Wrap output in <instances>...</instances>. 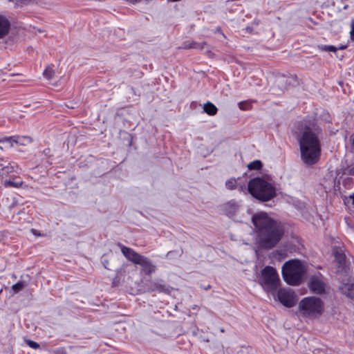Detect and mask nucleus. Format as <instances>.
Returning <instances> with one entry per match:
<instances>
[{
	"label": "nucleus",
	"instance_id": "f257e3e1",
	"mask_svg": "<svg viewBox=\"0 0 354 354\" xmlns=\"http://www.w3.org/2000/svg\"><path fill=\"white\" fill-rule=\"evenodd\" d=\"M252 223L256 232V243L260 248L270 250L275 247L283 235L282 225L263 212L254 214Z\"/></svg>",
	"mask_w": 354,
	"mask_h": 354
},
{
	"label": "nucleus",
	"instance_id": "f03ea898",
	"mask_svg": "<svg viewBox=\"0 0 354 354\" xmlns=\"http://www.w3.org/2000/svg\"><path fill=\"white\" fill-rule=\"evenodd\" d=\"M298 131L301 158L308 165H314L321 155L320 129L314 120H305L299 123Z\"/></svg>",
	"mask_w": 354,
	"mask_h": 354
},
{
	"label": "nucleus",
	"instance_id": "7ed1b4c3",
	"mask_svg": "<svg viewBox=\"0 0 354 354\" xmlns=\"http://www.w3.org/2000/svg\"><path fill=\"white\" fill-rule=\"evenodd\" d=\"M325 312L324 301L318 297H304L298 304L297 315L309 320L319 319Z\"/></svg>",
	"mask_w": 354,
	"mask_h": 354
},
{
	"label": "nucleus",
	"instance_id": "20e7f679",
	"mask_svg": "<svg viewBox=\"0 0 354 354\" xmlns=\"http://www.w3.org/2000/svg\"><path fill=\"white\" fill-rule=\"evenodd\" d=\"M307 267L304 261L292 259L286 261L282 267V276L284 281L291 286L301 283L306 274Z\"/></svg>",
	"mask_w": 354,
	"mask_h": 354
},
{
	"label": "nucleus",
	"instance_id": "39448f33",
	"mask_svg": "<svg viewBox=\"0 0 354 354\" xmlns=\"http://www.w3.org/2000/svg\"><path fill=\"white\" fill-rule=\"evenodd\" d=\"M248 191L253 197L261 201H268L276 196L274 185L261 178H254L249 181Z\"/></svg>",
	"mask_w": 354,
	"mask_h": 354
},
{
	"label": "nucleus",
	"instance_id": "423d86ee",
	"mask_svg": "<svg viewBox=\"0 0 354 354\" xmlns=\"http://www.w3.org/2000/svg\"><path fill=\"white\" fill-rule=\"evenodd\" d=\"M279 278L277 270L272 266H266L261 271V283L266 288L274 290L279 284Z\"/></svg>",
	"mask_w": 354,
	"mask_h": 354
},
{
	"label": "nucleus",
	"instance_id": "0eeeda50",
	"mask_svg": "<svg viewBox=\"0 0 354 354\" xmlns=\"http://www.w3.org/2000/svg\"><path fill=\"white\" fill-rule=\"evenodd\" d=\"M277 297L280 303L288 308L294 306L297 302L296 295L291 289H279Z\"/></svg>",
	"mask_w": 354,
	"mask_h": 354
},
{
	"label": "nucleus",
	"instance_id": "6e6552de",
	"mask_svg": "<svg viewBox=\"0 0 354 354\" xmlns=\"http://www.w3.org/2000/svg\"><path fill=\"white\" fill-rule=\"evenodd\" d=\"M147 289L150 292H163L165 294H170L172 288L167 286L163 280L162 279H156V280H150L147 285Z\"/></svg>",
	"mask_w": 354,
	"mask_h": 354
},
{
	"label": "nucleus",
	"instance_id": "1a4fd4ad",
	"mask_svg": "<svg viewBox=\"0 0 354 354\" xmlns=\"http://www.w3.org/2000/svg\"><path fill=\"white\" fill-rule=\"evenodd\" d=\"M117 245L120 248L122 254L128 261L133 263L134 264H137L142 257L141 254L133 250L132 248L127 247L120 243H118Z\"/></svg>",
	"mask_w": 354,
	"mask_h": 354
},
{
	"label": "nucleus",
	"instance_id": "9d476101",
	"mask_svg": "<svg viewBox=\"0 0 354 354\" xmlns=\"http://www.w3.org/2000/svg\"><path fill=\"white\" fill-rule=\"evenodd\" d=\"M136 265L140 266L142 268L141 272L147 275H150L156 270V265L149 258L143 255H142Z\"/></svg>",
	"mask_w": 354,
	"mask_h": 354
},
{
	"label": "nucleus",
	"instance_id": "9b49d317",
	"mask_svg": "<svg viewBox=\"0 0 354 354\" xmlns=\"http://www.w3.org/2000/svg\"><path fill=\"white\" fill-rule=\"evenodd\" d=\"M335 259L337 265V272L347 274L349 268L346 261L345 254L342 251H336L335 252Z\"/></svg>",
	"mask_w": 354,
	"mask_h": 354
},
{
	"label": "nucleus",
	"instance_id": "f8f14e48",
	"mask_svg": "<svg viewBox=\"0 0 354 354\" xmlns=\"http://www.w3.org/2000/svg\"><path fill=\"white\" fill-rule=\"evenodd\" d=\"M309 287L311 291L315 294L322 295L325 293L326 284L318 277H313L310 279Z\"/></svg>",
	"mask_w": 354,
	"mask_h": 354
},
{
	"label": "nucleus",
	"instance_id": "ddd939ff",
	"mask_svg": "<svg viewBox=\"0 0 354 354\" xmlns=\"http://www.w3.org/2000/svg\"><path fill=\"white\" fill-rule=\"evenodd\" d=\"M0 167H1L0 169V176L2 178L9 176L12 173L15 172L18 168L17 164L14 162L8 163L6 166H3V163L0 162Z\"/></svg>",
	"mask_w": 354,
	"mask_h": 354
},
{
	"label": "nucleus",
	"instance_id": "4468645a",
	"mask_svg": "<svg viewBox=\"0 0 354 354\" xmlns=\"http://www.w3.org/2000/svg\"><path fill=\"white\" fill-rule=\"evenodd\" d=\"M340 292L350 299L354 300V282L343 283L339 286Z\"/></svg>",
	"mask_w": 354,
	"mask_h": 354
},
{
	"label": "nucleus",
	"instance_id": "2eb2a0df",
	"mask_svg": "<svg viewBox=\"0 0 354 354\" xmlns=\"http://www.w3.org/2000/svg\"><path fill=\"white\" fill-rule=\"evenodd\" d=\"M239 204L234 201L231 200L225 203H224L222 206L223 212L230 216H233L235 214V213L239 209Z\"/></svg>",
	"mask_w": 354,
	"mask_h": 354
},
{
	"label": "nucleus",
	"instance_id": "dca6fc26",
	"mask_svg": "<svg viewBox=\"0 0 354 354\" xmlns=\"http://www.w3.org/2000/svg\"><path fill=\"white\" fill-rule=\"evenodd\" d=\"M9 20L3 15H0V39L7 35L10 30Z\"/></svg>",
	"mask_w": 354,
	"mask_h": 354
},
{
	"label": "nucleus",
	"instance_id": "f3484780",
	"mask_svg": "<svg viewBox=\"0 0 354 354\" xmlns=\"http://www.w3.org/2000/svg\"><path fill=\"white\" fill-rule=\"evenodd\" d=\"M20 140H27L28 142L30 141V138L29 137L11 136L1 138L2 143H7L10 147H12L14 146V143L21 142Z\"/></svg>",
	"mask_w": 354,
	"mask_h": 354
},
{
	"label": "nucleus",
	"instance_id": "a211bd4d",
	"mask_svg": "<svg viewBox=\"0 0 354 354\" xmlns=\"http://www.w3.org/2000/svg\"><path fill=\"white\" fill-rule=\"evenodd\" d=\"M206 45V42L198 43L196 41H192L190 43H185L182 48L183 49H199L202 50L204 48V46Z\"/></svg>",
	"mask_w": 354,
	"mask_h": 354
},
{
	"label": "nucleus",
	"instance_id": "6ab92c4d",
	"mask_svg": "<svg viewBox=\"0 0 354 354\" xmlns=\"http://www.w3.org/2000/svg\"><path fill=\"white\" fill-rule=\"evenodd\" d=\"M204 111L209 115H214L216 114L218 109L216 106L212 102H207L203 106Z\"/></svg>",
	"mask_w": 354,
	"mask_h": 354
},
{
	"label": "nucleus",
	"instance_id": "aec40b11",
	"mask_svg": "<svg viewBox=\"0 0 354 354\" xmlns=\"http://www.w3.org/2000/svg\"><path fill=\"white\" fill-rule=\"evenodd\" d=\"M17 178L11 180H6L3 184L6 187H19L23 185V181L21 180H17Z\"/></svg>",
	"mask_w": 354,
	"mask_h": 354
},
{
	"label": "nucleus",
	"instance_id": "412c9836",
	"mask_svg": "<svg viewBox=\"0 0 354 354\" xmlns=\"http://www.w3.org/2000/svg\"><path fill=\"white\" fill-rule=\"evenodd\" d=\"M263 165L260 160H254L250 162L248 167L250 170H258L262 167Z\"/></svg>",
	"mask_w": 354,
	"mask_h": 354
},
{
	"label": "nucleus",
	"instance_id": "4be33fe9",
	"mask_svg": "<svg viewBox=\"0 0 354 354\" xmlns=\"http://www.w3.org/2000/svg\"><path fill=\"white\" fill-rule=\"evenodd\" d=\"M226 187L230 189H235L236 188V180L234 178H230L225 182Z\"/></svg>",
	"mask_w": 354,
	"mask_h": 354
},
{
	"label": "nucleus",
	"instance_id": "5701e85b",
	"mask_svg": "<svg viewBox=\"0 0 354 354\" xmlns=\"http://www.w3.org/2000/svg\"><path fill=\"white\" fill-rule=\"evenodd\" d=\"M43 75L46 79L50 80L54 75V71L52 69L51 67L48 66L45 69V71L43 73Z\"/></svg>",
	"mask_w": 354,
	"mask_h": 354
},
{
	"label": "nucleus",
	"instance_id": "b1692460",
	"mask_svg": "<svg viewBox=\"0 0 354 354\" xmlns=\"http://www.w3.org/2000/svg\"><path fill=\"white\" fill-rule=\"evenodd\" d=\"M239 107L241 110H249L251 108V103L249 101H243L239 103Z\"/></svg>",
	"mask_w": 354,
	"mask_h": 354
},
{
	"label": "nucleus",
	"instance_id": "393cba45",
	"mask_svg": "<svg viewBox=\"0 0 354 354\" xmlns=\"http://www.w3.org/2000/svg\"><path fill=\"white\" fill-rule=\"evenodd\" d=\"M24 282L19 281L12 286V290L14 291L15 293H17V292H19L20 290H21L24 288Z\"/></svg>",
	"mask_w": 354,
	"mask_h": 354
},
{
	"label": "nucleus",
	"instance_id": "a878e982",
	"mask_svg": "<svg viewBox=\"0 0 354 354\" xmlns=\"http://www.w3.org/2000/svg\"><path fill=\"white\" fill-rule=\"evenodd\" d=\"M319 49L322 51H330V52H335L337 50V48H336L334 46H319Z\"/></svg>",
	"mask_w": 354,
	"mask_h": 354
},
{
	"label": "nucleus",
	"instance_id": "bb28decb",
	"mask_svg": "<svg viewBox=\"0 0 354 354\" xmlns=\"http://www.w3.org/2000/svg\"><path fill=\"white\" fill-rule=\"evenodd\" d=\"M27 344L30 347V348H35V349H37L39 347V345L34 342V341H32V340H28L27 342Z\"/></svg>",
	"mask_w": 354,
	"mask_h": 354
},
{
	"label": "nucleus",
	"instance_id": "cd10ccee",
	"mask_svg": "<svg viewBox=\"0 0 354 354\" xmlns=\"http://www.w3.org/2000/svg\"><path fill=\"white\" fill-rule=\"evenodd\" d=\"M351 40L354 41V19H353L351 21Z\"/></svg>",
	"mask_w": 354,
	"mask_h": 354
},
{
	"label": "nucleus",
	"instance_id": "c85d7f7f",
	"mask_svg": "<svg viewBox=\"0 0 354 354\" xmlns=\"http://www.w3.org/2000/svg\"><path fill=\"white\" fill-rule=\"evenodd\" d=\"M276 254L277 256H279V258H281V259H284L286 257V254L285 253V252L282 251V250H277L276 251Z\"/></svg>",
	"mask_w": 354,
	"mask_h": 354
},
{
	"label": "nucleus",
	"instance_id": "c756f323",
	"mask_svg": "<svg viewBox=\"0 0 354 354\" xmlns=\"http://www.w3.org/2000/svg\"><path fill=\"white\" fill-rule=\"evenodd\" d=\"M127 2H129L131 3L135 4L136 3L141 2L142 0H125Z\"/></svg>",
	"mask_w": 354,
	"mask_h": 354
},
{
	"label": "nucleus",
	"instance_id": "7c9ffc66",
	"mask_svg": "<svg viewBox=\"0 0 354 354\" xmlns=\"http://www.w3.org/2000/svg\"><path fill=\"white\" fill-rule=\"evenodd\" d=\"M21 140V142H18L17 144H20V145H26V143H30L31 142V140L30 142H28L27 140Z\"/></svg>",
	"mask_w": 354,
	"mask_h": 354
},
{
	"label": "nucleus",
	"instance_id": "2f4dec72",
	"mask_svg": "<svg viewBox=\"0 0 354 354\" xmlns=\"http://www.w3.org/2000/svg\"><path fill=\"white\" fill-rule=\"evenodd\" d=\"M350 198L353 200V203L354 204V193L350 196Z\"/></svg>",
	"mask_w": 354,
	"mask_h": 354
},
{
	"label": "nucleus",
	"instance_id": "473e14b6",
	"mask_svg": "<svg viewBox=\"0 0 354 354\" xmlns=\"http://www.w3.org/2000/svg\"><path fill=\"white\" fill-rule=\"evenodd\" d=\"M351 173L354 174V167L351 169Z\"/></svg>",
	"mask_w": 354,
	"mask_h": 354
},
{
	"label": "nucleus",
	"instance_id": "72a5a7b5",
	"mask_svg": "<svg viewBox=\"0 0 354 354\" xmlns=\"http://www.w3.org/2000/svg\"><path fill=\"white\" fill-rule=\"evenodd\" d=\"M220 330H221V333H224L225 332V330L223 328H221Z\"/></svg>",
	"mask_w": 354,
	"mask_h": 354
},
{
	"label": "nucleus",
	"instance_id": "f704fd0d",
	"mask_svg": "<svg viewBox=\"0 0 354 354\" xmlns=\"http://www.w3.org/2000/svg\"><path fill=\"white\" fill-rule=\"evenodd\" d=\"M344 48H345V46H344L339 47V49H344Z\"/></svg>",
	"mask_w": 354,
	"mask_h": 354
},
{
	"label": "nucleus",
	"instance_id": "c9c22d12",
	"mask_svg": "<svg viewBox=\"0 0 354 354\" xmlns=\"http://www.w3.org/2000/svg\"><path fill=\"white\" fill-rule=\"evenodd\" d=\"M104 268H106L109 269V268H107L106 265V263H104Z\"/></svg>",
	"mask_w": 354,
	"mask_h": 354
},
{
	"label": "nucleus",
	"instance_id": "e433bc0d",
	"mask_svg": "<svg viewBox=\"0 0 354 354\" xmlns=\"http://www.w3.org/2000/svg\"><path fill=\"white\" fill-rule=\"evenodd\" d=\"M0 150H3V147H0Z\"/></svg>",
	"mask_w": 354,
	"mask_h": 354
},
{
	"label": "nucleus",
	"instance_id": "4c0bfd02",
	"mask_svg": "<svg viewBox=\"0 0 354 354\" xmlns=\"http://www.w3.org/2000/svg\"><path fill=\"white\" fill-rule=\"evenodd\" d=\"M353 145H354V138H353Z\"/></svg>",
	"mask_w": 354,
	"mask_h": 354
},
{
	"label": "nucleus",
	"instance_id": "58836bf2",
	"mask_svg": "<svg viewBox=\"0 0 354 354\" xmlns=\"http://www.w3.org/2000/svg\"><path fill=\"white\" fill-rule=\"evenodd\" d=\"M0 143H2V140H1V138H0Z\"/></svg>",
	"mask_w": 354,
	"mask_h": 354
},
{
	"label": "nucleus",
	"instance_id": "ea45409f",
	"mask_svg": "<svg viewBox=\"0 0 354 354\" xmlns=\"http://www.w3.org/2000/svg\"><path fill=\"white\" fill-rule=\"evenodd\" d=\"M1 161H2V160H1V159H0V162H1Z\"/></svg>",
	"mask_w": 354,
	"mask_h": 354
}]
</instances>
